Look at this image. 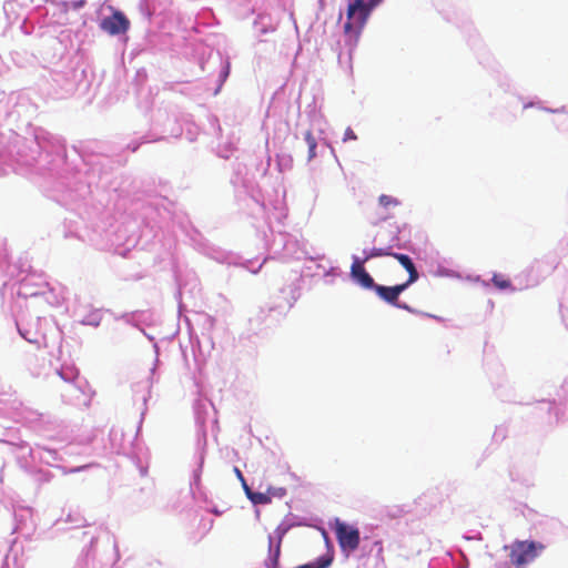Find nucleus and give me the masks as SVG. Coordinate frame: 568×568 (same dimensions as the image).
<instances>
[{
	"mask_svg": "<svg viewBox=\"0 0 568 568\" xmlns=\"http://www.w3.org/2000/svg\"><path fill=\"white\" fill-rule=\"evenodd\" d=\"M505 548L509 550L508 556L510 562L516 566V568H525L537 558L545 549V546L536 541L516 540Z\"/></svg>",
	"mask_w": 568,
	"mask_h": 568,
	"instance_id": "f257e3e1",
	"label": "nucleus"
},
{
	"mask_svg": "<svg viewBox=\"0 0 568 568\" xmlns=\"http://www.w3.org/2000/svg\"><path fill=\"white\" fill-rule=\"evenodd\" d=\"M382 0H371L369 4H366L363 0H355L347 8V21L344 24L346 33L359 30L364 26L369 11L373 7L377 6Z\"/></svg>",
	"mask_w": 568,
	"mask_h": 568,
	"instance_id": "f03ea898",
	"label": "nucleus"
},
{
	"mask_svg": "<svg viewBox=\"0 0 568 568\" xmlns=\"http://www.w3.org/2000/svg\"><path fill=\"white\" fill-rule=\"evenodd\" d=\"M335 535L343 551H354L358 548L359 530L339 520L335 524Z\"/></svg>",
	"mask_w": 568,
	"mask_h": 568,
	"instance_id": "7ed1b4c3",
	"label": "nucleus"
},
{
	"mask_svg": "<svg viewBox=\"0 0 568 568\" xmlns=\"http://www.w3.org/2000/svg\"><path fill=\"white\" fill-rule=\"evenodd\" d=\"M100 28L110 36L125 33L130 28V21L121 11H114L100 22Z\"/></svg>",
	"mask_w": 568,
	"mask_h": 568,
	"instance_id": "20e7f679",
	"label": "nucleus"
},
{
	"mask_svg": "<svg viewBox=\"0 0 568 568\" xmlns=\"http://www.w3.org/2000/svg\"><path fill=\"white\" fill-rule=\"evenodd\" d=\"M365 261H359L357 257L354 258V262L351 266V275L353 280L358 283L362 287L366 290H374L376 283L373 277L367 273L364 267Z\"/></svg>",
	"mask_w": 568,
	"mask_h": 568,
	"instance_id": "39448f33",
	"label": "nucleus"
},
{
	"mask_svg": "<svg viewBox=\"0 0 568 568\" xmlns=\"http://www.w3.org/2000/svg\"><path fill=\"white\" fill-rule=\"evenodd\" d=\"M408 286L409 285H407L406 283L398 284L395 286H384L376 284L374 291L378 295V297L385 301L386 303L399 306L397 304L398 297Z\"/></svg>",
	"mask_w": 568,
	"mask_h": 568,
	"instance_id": "423d86ee",
	"label": "nucleus"
},
{
	"mask_svg": "<svg viewBox=\"0 0 568 568\" xmlns=\"http://www.w3.org/2000/svg\"><path fill=\"white\" fill-rule=\"evenodd\" d=\"M393 257L396 258L400 263V265L408 272V280L405 283L407 285L415 283L418 280L419 274L412 258L406 254L399 253L393 254Z\"/></svg>",
	"mask_w": 568,
	"mask_h": 568,
	"instance_id": "0eeeda50",
	"label": "nucleus"
},
{
	"mask_svg": "<svg viewBox=\"0 0 568 568\" xmlns=\"http://www.w3.org/2000/svg\"><path fill=\"white\" fill-rule=\"evenodd\" d=\"M378 204L386 211L383 215L379 216L378 220L385 221L390 217L389 210L398 206L400 202L390 195L382 194L378 197Z\"/></svg>",
	"mask_w": 568,
	"mask_h": 568,
	"instance_id": "6e6552de",
	"label": "nucleus"
},
{
	"mask_svg": "<svg viewBox=\"0 0 568 568\" xmlns=\"http://www.w3.org/2000/svg\"><path fill=\"white\" fill-rule=\"evenodd\" d=\"M271 487L267 488L266 493L254 491L250 494V500L254 505H267L271 503Z\"/></svg>",
	"mask_w": 568,
	"mask_h": 568,
	"instance_id": "1a4fd4ad",
	"label": "nucleus"
},
{
	"mask_svg": "<svg viewBox=\"0 0 568 568\" xmlns=\"http://www.w3.org/2000/svg\"><path fill=\"white\" fill-rule=\"evenodd\" d=\"M304 138L308 146V160L311 161L316 155L317 142L311 130L306 131Z\"/></svg>",
	"mask_w": 568,
	"mask_h": 568,
	"instance_id": "9d476101",
	"label": "nucleus"
},
{
	"mask_svg": "<svg viewBox=\"0 0 568 568\" xmlns=\"http://www.w3.org/2000/svg\"><path fill=\"white\" fill-rule=\"evenodd\" d=\"M491 282L499 290L511 288V282L501 274H494Z\"/></svg>",
	"mask_w": 568,
	"mask_h": 568,
	"instance_id": "9b49d317",
	"label": "nucleus"
},
{
	"mask_svg": "<svg viewBox=\"0 0 568 568\" xmlns=\"http://www.w3.org/2000/svg\"><path fill=\"white\" fill-rule=\"evenodd\" d=\"M395 254L394 252H390L389 248H383V247H374L363 261L367 262L371 258L374 257H381V256H393Z\"/></svg>",
	"mask_w": 568,
	"mask_h": 568,
	"instance_id": "f8f14e48",
	"label": "nucleus"
},
{
	"mask_svg": "<svg viewBox=\"0 0 568 568\" xmlns=\"http://www.w3.org/2000/svg\"><path fill=\"white\" fill-rule=\"evenodd\" d=\"M348 140H357V135L355 134V132L351 129V128H347L344 132V136H343V141L346 142Z\"/></svg>",
	"mask_w": 568,
	"mask_h": 568,
	"instance_id": "ddd939ff",
	"label": "nucleus"
},
{
	"mask_svg": "<svg viewBox=\"0 0 568 568\" xmlns=\"http://www.w3.org/2000/svg\"><path fill=\"white\" fill-rule=\"evenodd\" d=\"M285 495H286V489L283 488V487H281V488H271V494H270L271 498L273 496L281 498V497H284Z\"/></svg>",
	"mask_w": 568,
	"mask_h": 568,
	"instance_id": "4468645a",
	"label": "nucleus"
},
{
	"mask_svg": "<svg viewBox=\"0 0 568 568\" xmlns=\"http://www.w3.org/2000/svg\"><path fill=\"white\" fill-rule=\"evenodd\" d=\"M242 486H243L246 497L250 498V494L254 493V491L247 486L245 480H244V483H242Z\"/></svg>",
	"mask_w": 568,
	"mask_h": 568,
	"instance_id": "2eb2a0df",
	"label": "nucleus"
},
{
	"mask_svg": "<svg viewBox=\"0 0 568 568\" xmlns=\"http://www.w3.org/2000/svg\"><path fill=\"white\" fill-rule=\"evenodd\" d=\"M234 471H235V474H236L237 478H239L242 483H244V480H245V479H244V476H243L242 471H241L237 467H235V468H234Z\"/></svg>",
	"mask_w": 568,
	"mask_h": 568,
	"instance_id": "dca6fc26",
	"label": "nucleus"
},
{
	"mask_svg": "<svg viewBox=\"0 0 568 568\" xmlns=\"http://www.w3.org/2000/svg\"><path fill=\"white\" fill-rule=\"evenodd\" d=\"M229 72H230V63L226 62L224 68H223V78L224 79L229 75Z\"/></svg>",
	"mask_w": 568,
	"mask_h": 568,
	"instance_id": "f3484780",
	"label": "nucleus"
},
{
	"mask_svg": "<svg viewBox=\"0 0 568 568\" xmlns=\"http://www.w3.org/2000/svg\"><path fill=\"white\" fill-rule=\"evenodd\" d=\"M280 551H281V540L278 541V544L276 546V549H275V562L277 561V558L280 556Z\"/></svg>",
	"mask_w": 568,
	"mask_h": 568,
	"instance_id": "a211bd4d",
	"label": "nucleus"
},
{
	"mask_svg": "<svg viewBox=\"0 0 568 568\" xmlns=\"http://www.w3.org/2000/svg\"><path fill=\"white\" fill-rule=\"evenodd\" d=\"M268 545H270V548H271L272 547V538L271 537H270Z\"/></svg>",
	"mask_w": 568,
	"mask_h": 568,
	"instance_id": "6ab92c4d",
	"label": "nucleus"
}]
</instances>
